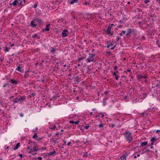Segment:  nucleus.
<instances>
[{
    "label": "nucleus",
    "instance_id": "obj_19",
    "mask_svg": "<svg viewBox=\"0 0 160 160\" xmlns=\"http://www.w3.org/2000/svg\"><path fill=\"white\" fill-rule=\"evenodd\" d=\"M79 122L80 121L79 120L76 122H74L73 121H70L69 122L70 123L72 124H78L79 123Z\"/></svg>",
    "mask_w": 160,
    "mask_h": 160
},
{
    "label": "nucleus",
    "instance_id": "obj_39",
    "mask_svg": "<svg viewBox=\"0 0 160 160\" xmlns=\"http://www.w3.org/2000/svg\"><path fill=\"white\" fill-rule=\"evenodd\" d=\"M103 124L102 123H100L99 125V127L100 128L103 127Z\"/></svg>",
    "mask_w": 160,
    "mask_h": 160
},
{
    "label": "nucleus",
    "instance_id": "obj_57",
    "mask_svg": "<svg viewBox=\"0 0 160 160\" xmlns=\"http://www.w3.org/2000/svg\"><path fill=\"white\" fill-rule=\"evenodd\" d=\"M18 156H20V157L21 158H22V154H19L18 155Z\"/></svg>",
    "mask_w": 160,
    "mask_h": 160
},
{
    "label": "nucleus",
    "instance_id": "obj_52",
    "mask_svg": "<svg viewBox=\"0 0 160 160\" xmlns=\"http://www.w3.org/2000/svg\"><path fill=\"white\" fill-rule=\"evenodd\" d=\"M104 94L105 95H107L108 94V92L107 91H105L104 92Z\"/></svg>",
    "mask_w": 160,
    "mask_h": 160
},
{
    "label": "nucleus",
    "instance_id": "obj_13",
    "mask_svg": "<svg viewBox=\"0 0 160 160\" xmlns=\"http://www.w3.org/2000/svg\"><path fill=\"white\" fill-rule=\"evenodd\" d=\"M148 141H145L143 142H141L140 143L141 146L142 147H144L146 146L148 144Z\"/></svg>",
    "mask_w": 160,
    "mask_h": 160
},
{
    "label": "nucleus",
    "instance_id": "obj_6",
    "mask_svg": "<svg viewBox=\"0 0 160 160\" xmlns=\"http://www.w3.org/2000/svg\"><path fill=\"white\" fill-rule=\"evenodd\" d=\"M18 103H20L23 102L24 101L26 100V97L25 95H23L22 96L20 97L19 98H17Z\"/></svg>",
    "mask_w": 160,
    "mask_h": 160
},
{
    "label": "nucleus",
    "instance_id": "obj_31",
    "mask_svg": "<svg viewBox=\"0 0 160 160\" xmlns=\"http://www.w3.org/2000/svg\"><path fill=\"white\" fill-rule=\"evenodd\" d=\"M19 6H22L23 5H24V3H23L22 2V1H21V2L19 3Z\"/></svg>",
    "mask_w": 160,
    "mask_h": 160
},
{
    "label": "nucleus",
    "instance_id": "obj_14",
    "mask_svg": "<svg viewBox=\"0 0 160 160\" xmlns=\"http://www.w3.org/2000/svg\"><path fill=\"white\" fill-rule=\"evenodd\" d=\"M91 155V153H89V152H85L83 155L84 157H87Z\"/></svg>",
    "mask_w": 160,
    "mask_h": 160
},
{
    "label": "nucleus",
    "instance_id": "obj_36",
    "mask_svg": "<svg viewBox=\"0 0 160 160\" xmlns=\"http://www.w3.org/2000/svg\"><path fill=\"white\" fill-rule=\"evenodd\" d=\"M108 34L110 35H112L113 34V32H110L109 33H107Z\"/></svg>",
    "mask_w": 160,
    "mask_h": 160
},
{
    "label": "nucleus",
    "instance_id": "obj_17",
    "mask_svg": "<svg viewBox=\"0 0 160 160\" xmlns=\"http://www.w3.org/2000/svg\"><path fill=\"white\" fill-rule=\"evenodd\" d=\"M112 27L110 26V24H109L108 28L106 31V32L107 33H109L111 31V29Z\"/></svg>",
    "mask_w": 160,
    "mask_h": 160
},
{
    "label": "nucleus",
    "instance_id": "obj_26",
    "mask_svg": "<svg viewBox=\"0 0 160 160\" xmlns=\"http://www.w3.org/2000/svg\"><path fill=\"white\" fill-rule=\"evenodd\" d=\"M32 149L33 150V151L34 152H38L39 150H40V149H37L36 148V147L35 146H34L32 148Z\"/></svg>",
    "mask_w": 160,
    "mask_h": 160
},
{
    "label": "nucleus",
    "instance_id": "obj_41",
    "mask_svg": "<svg viewBox=\"0 0 160 160\" xmlns=\"http://www.w3.org/2000/svg\"><path fill=\"white\" fill-rule=\"evenodd\" d=\"M107 55L109 56L110 54V51H107L106 52Z\"/></svg>",
    "mask_w": 160,
    "mask_h": 160
},
{
    "label": "nucleus",
    "instance_id": "obj_22",
    "mask_svg": "<svg viewBox=\"0 0 160 160\" xmlns=\"http://www.w3.org/2000/svg\"><path fill=\"white\" fill-rule=\"evenodd\" d=\"M37 37V38H40V37H39V36H38V34L36 33H35L33 35H32V38H35L36 37Z\"/></svg>",
    "mask_w": 160,
    "mask_h": 160
},
{
    "label": "nucleus",
    "instance_id": "obj_2",
    "mask_svg": "<svg viewBox=\"0 0 160 160\" xmlns=\"http://www.w3.org/2000/svg\"><path fill=\"white\" fill-rule=\"evenodd\" d=\"M132 133L130 132L126 131L125 133H124V137L127 140V141L128 142V143L131 142L132 139Z\"/></svg>",
    "mask_w": 160,
    "mask_h": 160
},
{
    "label": "nucleus",
    "instance_id": "obj_20",
    "mask_svg": "<svg viewBox=\"0 0 160 160\" xmlns=\"http://www.w3.org/2000/svg\"><path fill=\"white\" fill-rule=\"evenodd\" d=\"M150 141L151 142H155L157 140V139L155 137H151Z\"/></svg>",
    "mask_w": 160,
    "mask_h": 160
},
{
    "label": "nucleus",
    "instance_id": "obj_7",
    "mask_svg": "<svg viewBox=\"0 0 160 160\" xmlns=\"http://www.w3.org/2000/svg\"><path fill=\"white\" fill-rule=\"evenodd\" d=\"M68 33L69 32L67 30H64L61 33L62 37L64 38L67 36Z\"/></svg>",
    "mask_w": 160,
    "mask_h": 160
},
{
    "label": "nucleus",
    "instance_id": "obj_62",
    "mask_svg": "<svg viewBox=\"0 0 160 160\" xmlns=\"http://www.w3.org/2000/svg\"><path fill=\"white\" fill-rule=\"evenodd\" d=\"M115 26V25L113 24H110V26L111 27H112V26Z\"/></svg>",
    "mask_w": 160,
    "mask_h": 160
},
{
    "label": "nucleus",
    "instance_id": "obj_44",
    "mask_svg": "<svg viewBox=\"0 0 160 160\" xmlns=\"http://www.w3.org/2000/svg\"><path fill=\"white\" fill-rule=\"evenodd\" d=\"M118 67L117 66H116L114 67V70H116L117 69H118Z\"/></svg>",
    "mask_w": 160,
    "mask_h": 160
},
{
    "label": "nucleus",
    "instance_id": "obj_9",
    "mask_svg": "<svg viewBox=\"0 0 160 160\" xmlns=\"http://www.w3.org/2000/svg\"><path fill=\"white\" fill-rule=\"evenodd\" d=\"M9 82H11L12 84L14 85H17L19 82V81L18 80H15L14 79H10L9 80Z\"/></svg>",
    "mask_w": 160,
    "mask_h": 160
},
{
    "label": "nucleus",
    "instance_id": "obj_28",
    "mask_svg": "<svg viewBox=\"0 0 160 160\" xmlns=\"http://www.w3.org/2000/svg\"><path fill=\"white\" fill-rule=\"evenodd\" d=\"M90 127L89 125L88 124H87L84 127V128L85 130H87Z\"/></svg>",
    "mask_w": 160,
    "mask_h": 160
},
{
    "label": "nucleus",
    "instance_id": "obj_59",
    "mask_svg": "<svg viewBox=\"0 0 160 160\" xmlns=\"http://www.w3.org/2000/svg\"><path fill=\"white\" fill-rule=\"evenodd\" d=\"M35 95V93H32L31 94V95L32 96H33V97H34Z\"/></svg>",
    "mask_w": 160,
    "mask_h": 160
},
{
    "label": "nucleus",
    "instance_id": "obj_38",
    "mask_svg": "<svg viewBox=\"0 0 160 160\" xmlns=\"http://www.w3.org/2000/svg\"><path fill=\"white\" fill-rule=\"evenodd\" d=\"M138 23L139 24V25L140 26H142L143 25V24L142 23V22H138Z\"/></svg>",
    "mask_w": 160,
    "mask_h": 160
},
{
    "label": "nucleus",
    "instance_id": "obj_53",
    "mask_svg": "<svg viewBox=\"0 0 160 160\" xmlns=\"http://www.w3.org/2000/svg\"><path fill=\"white\" fill-rule=\"evenodd\" d=\"M71 143V142H68L67 143V145L68 146H69L70 145V144Z\"/></svg>",
    "mask_w": 160,
    "mask_h": 160
},
{
    "label": "nucleus",
    "instance_id": "obj_35",
    "mask_svg": "<svg viewBox=\"0 0 160 160\" xmlns=\"http://www.w3.org/2000/svg\"><path fill=\"white\" fill-rule=\"evenodd\" d=\"M10 85L9 84V83H6L5 84H4L3 85V87H6L7 85Z\"/></svg>",
    "mask_w": 160,
    "mask_h": 160
},
{
    "label": "nucleus",
    "instance_id": "obj_12",
    "mask_svg": "<svg viewBox=\"0 0 160 160\" xmlns=\"http://www.w3.org/2000/svg\"><path fill=\"white\" fill-rule=\"evenodd\" d=\"M18 3V0H14L12 3H10V5H13L14 6H16Z\"/></svg>",
    "mask_w": 160,
    "mask_h": 160
},
{
    "label": "nucleus",
    "instance_id": "obj_11",
    "mask_svg": "<svg viewBox=\"0 0 160 160\" xmlns=\"http://www.w3.org/2000/svg\"><path fill=\"white\" fill-rule=\"evenodd\" d=\"M16 70H18L21 72H23L24 70L22 68L21 66H18L17 68L16 69Z\"/></svg>",
    "mask_w": 160,
    "mask_h": 160
},
{
    "label": "nucleus",
    "instance_id": "obj_61",
    "mask_svg": "<svg viewBox=\"0 0 160 160\" xmlns=\"http://www.w3.org/2000/svg\"><path fill=\"white\" fill-rule=\"evenodd\" d=\"M3 60V58H0V61L2 62Z\"/></svg>",
    "mask_w": 160,
    "mask_h": 160
},
{
    "label": "nucleus",
    "instance_id": "obj_63",
    "mask_svg": "<svg viewBox=\"0 0 160 160\" xmlns=\"http://www.w3.org/2000/svg\"><path fill=\"white\" fill-rule=\"evenodd\" d=\"M40 81H41L42 82H43L44 81V80L43 79H41Z\"/></svg>",
    "mask_w": 160,
    "mask_h": 160
},
{
    "label": "nucleus",
    "instance_id": "obj_25",
    "mask_svg": "<svg viewBox=\"0 0 160 160\" xmlns=\"http://www.w3.org/2000/svg\"><path fill=\"white\" fill-rule=\"evenodd\" d=\"M108 99V97L105 98L103 100V104L104 106H105L106 104V101Z\"/></svg>",
    "mask_w": 160,
    "mask_h": 160
},
{
    "label": "nucleus",
    "instance_id": "obj_56",
    "mask_svg": "<svg viewBox=\"0 0 160 160\" xmlns=\"http://www.w3.org/2000/svg\"><path fill=\"white\" fill-rule=\"evenodd\" d=\"M109 45H110V46H113V43H112L111 42V43H110L109 44Z\"/></svg>",
    "mask_w": 160,
    "mask_h": 160
},
{
    "label": "nucleus",
    "instance_id": "obj_40",
    "mask_svg": "<svg viewBox=\"0 0 160 160\" xmlns=\"http://www.w3.org/2000/svg\"><path fill=\"white\" fill-rule=\"evenodd\" d=\"M84 4L86 5H88L89 4V3L88 2H85L84 3Z\"/></svg>",
    "mask_w": 160,
    "mask_h": 160
},
{
    "label": "nucleus",
    "instance_id": "obj_37",
    "mask_svg": "<svg viewBox=\"0 0 160 160\" xmlns=\"http://www.w3.org/2000/svg\"><path fill=\"white\" fill-rule=\"evenodd\" d=\"M150 2V1L149 0H145L144 1V2H145V3L147 4L149 2Z\"/></svg>",
    "mask_w": 160,
    "mask_h": 160
},
{
    "label": "nucleus",
    "instance_id": "obj_60",
    "mask_svg": "<svg viewBox=\"0 0 160 160\" xmlns=\"http://www.w3.org/2000/svg\"><path fill=\"white\" fill-rule=\"evenodd\" d=\"M44 62V60H42L41 61V66H42V63H43Z\"/></svg>",
    "mask_w": 160,
    "mask_h": 160
},
{
    "label": "nucleus",
    "instance_id": "obj_23",
    "mask_svg": "<svg viewBox=\"0 0 160 160\" xmlns=\"http://www.w3.org/2000/svg\"><path fill=\"white\" fill-rule=\"evenodd\" d=\"M70 3L72 4L74 3H77L78 2V0H70Z\"/></svg>",
    "mask_w": 160,
    "mask_h": 160
},
{
    "label": "nucleus",
    "instance_id": "obj_47",
    "mask_svg": "<svg viewBox=\"0 0 160 160\" xmlns=\"http://www.w3.org/2000/svg\"><path fill=\"white\" fill-rule=\"evenodd\" d=\"M116 46V45H115L113 47H112V48H111V49L112 50L114 49V48H115Z\"/></svg>",
    "mask_w": 160,
    "mask_h": 160
},
{
    "label": "nucleus",
    "instance_id": "obj_49",
    "mask_svg": "<svg viewBox=\"0 0 160 160\" xmlns=\"http://www.w3.org/2000/svg\"><path fill=\"white\" fill-rule=\"evenodd\" d=\"M37 6V3H35L34 4V8H36Z\"/></svg>",
    "mask_w": 160,
    "mask_h": 160
},
{
    "label": "nucleus",
    "instance_id": "obj_30",
    "mask_svg": "<svg viewBox=\"0 0 160 160\" xmlns=\"http://www.w3.org/2000/svg\"><path fill=\"white\" fill-rule=\"evenodd\" d=\"M13 105L15 103H18V102L17 101V99L16 98H15L13 100Z\"/></svg>",
    "mask_w": 160,
    "mask_h": 160
},
{
    "label": "nucleus",
    "instance_id": "obj_5",
    "mask_svg": "<svg viewBox=\"0 0 160 160\" xmlns=\"http://www.w3.org/2000/svg\"><path fill=\"white\" fill-rule=\"evenodd\" d=\"M75 83H78L81 82V78L78 76L74 75L72 78Z\"/></svg>",
    "mask_w": 160,
    "mask_h": 160
},
{
    "label": "nucleus",
    "instance_id": "obj_4",
    "mask_svg": "<svg viewBox=\"0 0 160 160\" xmlns=\"http://www.w3.org/2000/svg\"><path fill=\"white\" fill-rule=\"evenodd\" d=\"M89 57L86 59V62L87 63H89L94 60V57L95 56V54H89Z\"/></svg>",
    "mask_w": 160,
    "mask_h": 160
},
{
    "label": "nucleus",
    "instance_id": "obj_42",
    "mask_svg": "<svg viewBox=\"0 0 160 160\" xmlns=\"http://www.w3.org/2000/svg\"><path fill=\"white\" fill-rule=\"evenodd\" d=\"M62 134V133H61V134H59V132H57L56 133V136H58V135H61Z\"/></svg>",
    "mask_w": 160,
    "mask_h": 160
},
{
    "label": "nucleus",
    "instance_id": "obj_46",
    "mask_svg": "<svg viewBox=\"0 0 160 160\" xmlns=\"http://www.w3.org/2000/svg\"><path fill=\"white\" fill-rule=\"evenodd\" d=\"M38 130V128H36L35 129V130H32V132H36Z\"/></svg>",
    "mask_w": 160,
    "mask_h": 160
},
{
    "label": "nucleus",
    "instance_id": "obj_34",
    "mask_svg": "<svg viewBox=\"0 0 160 160\" xmlns=\"http://www.w3.org/2000/svg\"><path fill=\"white\" fill-rule=\"evenodd\" d=\"M37 133H35L34 135L33 136L32 138H36V137H38Z\"/></svg>",
    "mask_w": 160,
    "mask_h": 160
},
{
    "label": "nucleus",
    "instance_id": "obj_55",
    "mask_svg": "<svg viewBox=\"0 0 160 160\" xmlns=\"http://www.w3.org/2000/svg\"><path fill=\"white\" fill-rule=\"evenodd\" d=\"M115 77V79L116 80H118V76L117 75Z\"/></svg>",
    "mask_w": 160,
    "mask_h": 160
},
{
    "label": "nucleus",
    "instance_id": "obj_43",
    "mask_svg": "<svg viewBox=\"0 0 160 160\" xmlns=\"http://www.w3.org/2000/svg\"><path fill=\"white\" fill-rule=\"evenodd\" d=\"M141 114L142 115V116H143V117L145 115H147L146 114V113H144V112L142 113Z\"/></svg>",
    "mask_w": 160,
    "mask_h": 160
},
{
    "label": "nucleus",
    "instance_id": "obj_18",
    "mask_svg": "<svg viewBox=\"0 0 160 160\" xmlns=\"http://www.w3.org/2000/svg\"><path fill=\"white\" fill-rule=\"evenodd\" d=\"M20 146V143L19 142H18L16 145V146L13 147V150H16Z\"/></svg>",
    "mask_w": 160,
    "mask_h": 160
},
{
    "label": "nucleus",
    "instance_id": "obj_33",
    "mask_svg": "<svg viewBox=\"0 0 160 160\" xmlns=\"http://www.w3.org/2000/svg\"><path fill=\"white\" fill-rule=\"evenodd\" d=\"M56 126L55 125H52L51 126V127L49 128L50 129H54L55 128Z\"/></svg>",
    "mask_w": 160,
    "mask_h": 160
},
{
    "label": "nucleus",
    "instance_id": "obj_10",
    "mask_svg": "<svg viewBox=\"0 0 160 160\" xmlns=\"http://www.w3.org/2000/svg\"><path fill=\"white\" fill-rule=\"evenodd\" d=\"M134 32V31L132 29H131V28L129 29L128 30L127 33L126 35L127 36L130 37V36H131L130 34H131V33L132 32Z\"/></svg>",
    "mask_w": 160,
    "mask_h": 160
},
{
    "label": "nucleus",
    "instance_id": "obj_3",
    "mask_svg": "<svg viewBox=\"0 0 160 160\" xmlns=\"http://www.w3.org/2000/svg\"><path fill=\"white\" fill-rule=\"evenodd\" d=\"M147 78V76L145 75L142 76L139 74L137 75V79L138 81H142V79H145V80L144 81H143V82H145V83L147 82V81L146 80Z\"/></svg>",
    "mask_w": 160,
    "mask_h": 160
},
{
    "label": "nucleus",
    "instance_id": "obj_54",
    "mask_svg": "<svg viewBox=\"0 0 160 160\" xmlns=\"http://www.w3.org/2000/svg\"><path fill=\"white\" fill-rule=\"evenodd\" d=\"M112 74H113V76H116V75H116V72H113V73Z\"/></svg>",
    "mask_w": 160,
    "mask_h": 160
},
{
    "label": "nucleus",
    "instance_id": "obj_45",
    "mask_svg": "<svg viewBox=\"0 0 160 160\" xmlns=\"http://www.w3.org/2000/svg\"><path fill=\"white\" fill-rule=\"evenodd\" d=\"M156 2L158 3L159 4H160V0H155Z\"/></svg>",
    "mask_w": 160,
    "mask_h": 160
},
{
    "label": "nucleus",
    "instance_id": "obj_32",
    "mask_svg": "<svg viewBox=\"0 0 160 160\" xmlns=\"http://www.w3.org/2000/svg\"><path fill=\"white\" fill-rule=\"evenodd\" d=\"M84 58L83 57L80 58H78V62H80L82 60H83Z\"/></svg>",
    "mask_w": 160,
    "mask_h": 160
},
{
    "label": "nucleus",
    "instance_id": "obj_64",
    "mask_svg": "<svg viewBox=\"0 0 160 160\" xmlns=\"http://www.w3.org/2000/svg\"><path fill=\"white\" fill-rule=\"evenodd\" d=\"M160 132L159 130H157L156 131V133H158Z\"/></svg>",
    "mask_w": 160,
    "mask_h": 160
},
{
    "label": "nucleus",
    "instance_id": "obj_48",
    "mask_svg": "<svg viewBox=\"0 0 160 160\" xmlns=\"http://www.w3.org/2000/svg\"><path fill=\"white\" fill-rule=\"evenodd\" d=\"M27 148L28 149H30L31 150L32 149V148H31V147L30 146L28 147Z\"/></svg>",
    "mask_w": 160,
    "mask_h": 160
},
{
    "label": "nucleus",
    "instance_id": "obj_15",
    "mask_svg": "<svg viewBox=\"0 0 160 160\" xmlns=\"http://www.w3.org/2000/svg\"><path fill=\"white\" fill-rule=\"evenodd\" d=\"M56 153V151L54 150L53 151L49 152L48 154V156H49V157L50 156L52 155L55 154Z\"/></svg>",
    "mask_w": 160,
    "mask_h": 160
},
{
    "label": "nucleus",
    "instance_id": "obj_16",
    "mask_svg": "<svg viewBox=\"0 0 160 160\" xmlns=\"http://www.w3.org/2000/svg\"><path fill=\"white\" fill-rule=\"evenodd\" d=\"M128 155L126 154L123 155L120 157V159L121 160H126V158Z\"/></svg>",
    "mask_w": 160,
    "mask_h": 160
},
{
    "label": "nucleus",
    "instance_id": "obj_27",
    "mask_svg": "<svg viewBox=\"0 0 160 160\" xmlns=\"http://www.w3.org/2000/svg\"><path fill=\"white\" fill-rule=\"evenodd\" d=\"M126 33V31L124 30H122V32L121 33H119V35L120 36H122L123 34H124Z\"/></svg>",
    "mask_w": 160,
    "mask_h": 160
},
{
    "label": "nucleus",
    "instance_id": "obj_58",
    "mask_svg": "<svg viewBox=\"0 0 160 160\" xmlns=\"http://www.w3.org/2000/svg\"><path fill=\"white\" fill-rule=\"evenodd\" d=\"M114 126H115V124H112V125H111V127H112V128H113L114 127Z\"/></svg>",
    "mask_w": 160,
    "mask_h": 160
},
{
    "label": "nucleus",
    "instance_id": "obj_50",
    "mask_svg": "<svg viewBox=\"0 0 160 160\" xmlns=\"http://www.w3.org/2000/svg\"><path fill=\"white\" fill-rule=\"evenodd\" d=\"M120 39V38L119 36H118L117 37V41H118Z\"/></svg>",
    "mask_w": 160,
    "mask_h": 160
},
{
    "label": "nucleus",
    "instance_id": "obj_29",
    "mask_svg": "<svg viewBox=\"0 0 160 160\" xmlns=\"http://www.w3.org/2000/svg\"><path fill=\"white\" fill-rule=\"evenodd\" d=\"M6 49L4 50V51L5 52H8L10 49V48H8L7 47H5Z\"/></svg>",
    "mask_w": 160,
    "mask_h": 160
},
{
    "label": "nucleus",
    "instance_id": "obj_24",
    "mask_svg": "<svg viewBox=\"0 0 160 160\" xmlns=\"http://www.w3.org/2000/svg\"><path fill=\"white\" fill-rule=\"evenodd\" d=\"M60 96L58 94H55L53 96L52 98L54 99H56L57 98H58Z\"/></svg>",
    "mask_w": 160,
    "mask_h": 160
},
{
    "label": "nucleus",
    "instance_id": "obj_51",
    "mask_svg": "<svg viewBox=\"0 0 160 160\" xmlns=\"http://www.w3.org/2000/svg\"><path fill=\"white\" fill-rule=\"evenodd\" d=\"M38 159L39 160H42V158L41 157H38Z\"/></svg>",
    "mask_w": 160,
    "mask_h": 160
},
{
    "label": "nucleus",
    "instance_id": "obj_1",
    "mask_svg": "<svg viewBox=\"0 0 160 160\" xmlns=\"http://www.w3.org/2000/svg\"><path fill=\"white\" fill-rule=\"evenodd\" d=\"M43 21L41 19L34 17L30 22V26L32 28H35L37 25V23L39 25H40L42 23Z\"/></svg>",
    "mask_w": 160,
    "mask_h": 160
},
{
    "label": "nucleus",
    "instance_id": "obj_8",
    "mask_svg": "<svg viewBox=\"0 0 160 160\" xmlns=\"http://www.w3.org/2000/svg\"><path fill=\"white\" fill-rule=\"evenodd\" d=\"M50 24H48L46 25V28H43L42 29V32H44V31H48L50 30V28L49 27L50 26Z\"/></svg>",
    "mask_w": 160,
    "mask_h": 160
},
{
    "label": "nucleus",
    "instance_id": "obj_21",
    "mask_svg": "<svg viewBox=\"0 0 160 160\" xmlns=\"http://www.w3.org/2000/svg\"><path fill=\"white\" fill-rule=\"evenodd\" d=\"M51 50H50V52L52 53H53L55 52L57 50H58V49L54 48H51Z\"/></svg>",
    "mask_w": 160,
    "mask_h": 160
}]
</instances>
